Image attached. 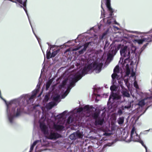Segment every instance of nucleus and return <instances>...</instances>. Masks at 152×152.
Returning a JSON list of instances; mask_svg holds the SVG:
<instances>
[{"label": "nucleus", "mask_w": 152, "mask_h": 152, "mask_svg": "<svg viewBox=\"0 0 152 152\" xmlns=\"http://www.w3.org/2000/svg\"><path fill=\"white\" fill-rule=\"evenodd\" d=\"M39 126L41 131L46 135V137L48 139L51 140L56 139L61 137V134L57 132H54L53 130H50L49 132L44 123H40Z\"/></svg>", "instance_id": "f257e3e1"}, {"label": "nucleus", "mask_w": 152, "mask_h": 152, "mask_svg": "<svg viewBox=\"0 0 152 152\" xmlns=\"http://www.w3.org/2000/svg\"><path fill=\"white\" fill-rule=\"evenodd\" d=\"M127 48V47L126 46L121 48L120 50L121 55L122 56L127 57L126 59L129 58L130 55V52L129 50H128Z\"/></svg>", "instance_id": "f03ea898"}, {"label": "nucleus", "mask_w": 152, "mask_h": 152, "mask_svg": "<svg viewBox=\"0 0 152 152\" xmlns=\"http://www.w3.org/2000/svg\"><path fill=\"white\" fill-rule=\"evenodd\" d=\"M136 41L139 44H141L144 42H150L152 41V34L146 37L141 39L137 40Z\"/></svg>", "instance_id": "7ed1b4c3"}, {"label": "nucleus", "mask_w": 152, "mask_h": 152, "mask_svg": "<svg viewBox=\"0 0 152 152\" xmlns=\"http://www.w3.org/2000/svg\"><path fill=\"white\" fill-rule=\"evenodd\" d=\"M135 133V134H136V136L138 137V138H139L138 135L136 133V132L135 131V129L134 127H133L132 129V130L130 134V140L129 141V142H130L132 140L134 142H137L139 140L138 138H135L134 137V136H133V135Z\"/></svg>", "instance_id": "20e7f679"}, {"label": "nucleus", "mask_w": 152, "mask_h": 152, "mask_svg": "<svg viewBox=\"0 0 152 152\" xmlns=\"http://www.w3.org/2000/svg\"><path fill=\"white\" fill-rule=\"evenodd\" d=\"M106 4L108 11L110 12V16H112L114 11L111 7L110 0H106Z\"/></svg>", "instance_id": "39448f33"}, {"label": "nucleus", "mask_w": 152, "mask_h": 152, "mask_svg": "<svg viewBox=\"0 0 152 152\" xmlns=\"http://www.w3.org/2000/svg\"><path fill=\"white\" fill-rule=\"evenodd\" d=\"M103 65L102 63H98L96 62H94L93 64V67L94 70H97L100 71Z\"/></svg>", "instance_id": "423d86ee"}, {"label": "nucleus", "mask_w": 152, "mask_h": 152, "mask_svg": "<svg viewBox=\"0 0 152 152\" xmlns=\"http://www.w3.org/2000/svg\"><path fill=\"white\" fill-rule=\"evenodd\" d=\"M104 122V120L103 118H101L100 117H99L98 118L95 120L94 124L95 126H102Z\"/></svg>", "instance_id": "0eeeda50"}, {"label": "nucleus", "mask_w": 152, "mask_h": 152, "mask_svg": "<svg viewBox=\"0 0 152 152\" xmlns=\"http://www.w3.org/2000/svg\"><path fill=\"white\" fill-rule=\"evenodd\" d=\"M53 128L57 131H61L64 128V126L61 125H59L54 124Z\"/></svg>", "instance_id": "6e6552de"}, {"label": "nucleus", "mask_w": 152, "mask_h": 152, "mask_svg": "<svg viewBox=\"0 0 152 152\" xmlns=\"http://www.w3.org/2000/svg\"><path fill=\"white\" fill-rule=\"evenodd\" d=\"M119 96L116 93H112L110 96L109 101L110 100L111 98H112L113 100H114L116 99H119Z\"/></svg>", "instance_id": "1a4fd4ad"}, {"label": "nucleus", "mask_w": 152, "mask_h": 152, "mask_svg": "<svg viewBox=\"0 0 152 152\" xmlns=\"http://www.w3.org/2000/svg\"><path fill=\"white\" fill-rule=\"evenodd\" d=\"M77 75L75 77L73 78L77 82L78 80H80L83 75L81 74L80 73L78 74V72L77 73Z\"/></svg>", "instance_id": "9d476101"}, {"label": "nucleus", "mask_w": 152, "mask_h": 152, "mask_svg": "<svg viewBox=\"0 0 152 152\" xmlns=\"http://www.w3.org/2000/svg\"><path fill=\"white\" fill-rule=\"evenodd\" d=\"M76 139V138H81L83 136L82 134L80 133L79 131H77L75 133Z\"/></svg>", "instance_id": "9b49d317"}, {"label": "nucleus", "mask_w": 152, "mask_h": 152, "mask_svg": "<svg viewBox=\"0 0 152 152\" xmlns=\"http://www.w3.org/2000/svg\"><path fill=\"white\" fill-rule=\"evenodd\" d=\"M24 1L23 2V7L22 5H21L20 7H23L24 9V10L25 11L27 15H28L27 11L26 9V3L27 1V0H24Z\"/></svg>", "instance_id": "f8f14e48"}, {"label": "nucleus", "mask_w": 152, "mask_h": 152, "mask_svg": "<svg viewBox=\"0 0 152 152\" xmlns=\"http://www.w3.org/2000/svg\"><path fill=\"white\" fill-rule=\"evenodd\" d=\"M121 93L124 96L129 97L130 96V95L129 92L123 90Z\"/></svg>", "instance_id": "ddd939ff"}, {"label": "nucleus", "mask_w": 152, "mask_h": 152, "mask_svg": "<svg viewBox=\"0 0 152 152\" xmlns=\"http://www.w3.org/2000/svg\"><path fill=\"white\" fill-rule=\"evenodd\" d=\"M89 71L86 68V66L84 67L82 70L81 73L83 75L88 73Z\"/></svg>", "instance_id": "4468645a"}, {"label": "nucleus", "mask_w": 152, "mask_h": 152, "mask_svg": "<svg viewBox=\"0 0 152 152\" xmlns=\"http://www.w3.org/2000/svg\"><path fill=\"white\" fill-rule=\"evenodd\" d=\"M22 111V110L20 107L17 108L16 113L15 114V116L18 117L20 115Z\"/></svg>", "instance_id": "2eb2a0df"}, {"label": "nucleus", "mask_w": 152, "mask_h": 152, "mask_svg": "<svg viewBox=\"0 0 152 152\" xmlns=\"http://www.w3.org/2000/svg\"><path fill=\"white\" fill-rule=\"evenodd\" d=\"M118 122L119 124H123L124 121V118L121 117L119 118L118 120Z\"/></svg>", "instance_id": "dca6fc26"}, {"label": "nucleus", "mask_w": 152, "mask_h": 152, "mask_svg": "<svg viewBox=\"0 0 152 152\" xmlns=\"http://www.w3.org/2000/svg\"><path fill=\"white\" fill-rule=\"evenodd\" d=\"M88 45H85L83 48L81 50L79 51V53L80 54H83L84 52L86 50Z\"/></svg>", "instance_id": "f3484780"}, {"label": "nucleus", "mask_w": 152, "mask_h": 152, "mask_svg": "<svg viewBox=\"0 0 152 152\" xmlns=\"http://www.w3.org/2000/svg\"><path fill=\"white\" fill-rule=\"evenodd\" d=\"M60 50L59 49H58L54 51L51 54V57L53 58L54 57L57 53H58Z\"/></svg>", "instance_id": "a211bd4d"}, {"label": "nucleus", "mask_w": 152, "mask_h": 152, "mask_svg": "<svg viewBox=\"0 0 152 152\" xmlns=\"http://www.w3.org/2000/svg\"><path fill=\"white\" fill-rule=\"evenodd\" d=\"M51 48H50L49 51L48 50L46 53V57L48 59H49L50 58H51V54L50 52V50Z\"/></svg>", "instance_id": "6ab92c4d"}, {"label": "nucleus", "mask_w": 152, "mask_h": 152, "mask_svg": "<svg viewBox=\"0 0 152 152\" xmlns=\"http://www.w3.org/2000/svg\"><path fill=\"white\" fill-rule=\"evenodd\" d=\"M99 113L96 112L94 113L92 115V117L95 120L99 118Z\"/></svg>", "instance_id": "aec40b11"}, {"label": "nucleus", "mask_w": 152, "mask_h": 152, "mask_svg": "<svg viewBox=\"0 0 152 152\" xmlns=\"http://www.w3.org/2000/svg\"><path fill=\"white\" fill-rule=\"evenodd\" d=\"M110 51L112 55L115 54L117 52L115 50V47L114 46L113 47H112L110 48Z\"/></svg>", "instance_id": "412c9836"}, {"label": "nucleus", "mask_w": 152, "mask_h": 152, "mask_svg": "<svg viewBox=\"0 0 152 152\" xmlns=\"http://www.w3.org/2000/svg\"><path fill=\"white\" fill-rule=\"evenodd\" d=\"M52 82V81L51 80H49L47 83L46 85V90H48Z\"/></svg>", "instance_id": "4be33fe9"}, {"label": "nucleus", "mask_w": 152, "mask_h": 152, "mask_svg": "<svg viewBox=\"0 0 152 152\" xmlns=\"http://www.w3.org/2000/svg\"><path fill=\"white\" fill-rule=\"evenodd\" d=\"M86 68L89 71L90 70L93 69L94 68L93 67V64L92 65L91 64L88 65Z\"/></svg>", "instance_id": "5701e85b"}, {"label": "nucleus", "mask_w": 152, "mask_h": 152, "mask_svg": "<svg viewBox=\"0 0 152 152\" xmlns=\"http://www.w3.org/2000/svg\"><path fill=\"white\" fill-rule=\"evenodd\" d=\"M119 71V67L118 66H116L113 70L114 73H118Z\"/></svg>", "instance_id": "b1692460"}, {"label": "nucleus", "mask_w": 152, "mask_h": 152, "mask_svg": "<svg viewBox=\"0 0 152 152\" xmlns=\"http://www.w3.org/2000/svg\"><path fill=\"white\" fill-rule=\"evenodd\" d=\"M77 81L73 78L70 82V86H72L75 85V84Z\"/></svg>", "instance_id": "393cba45"}, {"label": "nucleus", "mask_w": 152, "mask_h": 152, "mask_svg": "<svg viewBox=\"0 0 152 152\" xmlns=\"http://www.w3.org/2000/svg\"><path fill=\"white\" fill-rule=\"evenodd\" d=\"M138 104L141 107H142L144 106L145 104V103L144 100H142L140 101L139 102Z\"/></svg>", "instance_id": "a878e982"}, {"label": "nucleus", "mask_w": 152, "mask_h": 152, "mask_svg": "<svg viewBox=\"0 0 152 152\" xmlns=\"http://www.w3.org/2000/svg\"><path fill=\"white\" fill-rule=\"evenodd\" d=\"M10 1H12L13 2H15L16 3H17V1L21 4L23 5V2L22 0H17L16 1H14V0H10Z\"/></svg>", "instance_id": "bb28decb"}, {"label": "nucleus", "mask_w": 152, "mask_h": 152, "mask_svg": "<svg viewBox=\"0 0 152 152\" xmlns=\"http://www.w3.org/2000/svg\"><path fill=\"white\" fill-rule=\"evenodd\" d=\"M70 138L72 140H75L76 139V137L75 133L71 134L69 136Z\"/></svg>", "instance_id": "cd10ccee"}, {"label": "nucleus", "mask_w": 152, "mask_h": 152, "mask_svg": "<svg viewBox=\"0 0 152 152\" xmlns=\"http://www.w3.org/2000/svg\"><path fill=\"white\" fill-rule=\"evenodd\" d=\"M83 110H86V111H89L92 108H90L89 106L88 105H86L85 106L83 107Z\"/></svg>", "instance_id": "c85d7f7f"}, {"label": "nucleus", "mask_w": 152, "mask_h": 152, "mask_svg": "<svg viewBox=\"0 0 152 152\" xmlns=\"http://www.w3.org/2000/svg\"><path fill=\"white\" fill-rule=\"evenodd\" d=\"M139 142L141 143L142 145L145 148L146 152H147V148L146 145L144 144L143 141L141 140H140Z\"/></svg>", "instance_id": "c756f323"}, {"label": "nucleus", "mask_w": 152, "mask_h": 152, "mask_svg": "<svg viewBox=\"0 0 152 152\" xmlns=\"http://www.w3.org/2000/svg\"><path fill=\"white\" fill-rule=\"evenodd\" d=\"M72 120L71 121V117L70 116H69L67 118V119L66 121V124H69L72 123Z\"/></svg>", "instance_id": "7c9ffc66"}, {"label": "nucleus", "mask_w": 152, "mask_h": 152, "mask_svg": "<svg viewBox=\"0 0 152 152\" xmlns=\"http://www.w3.org/2000/svg\"><path fill=\"white\" fill-rule=\"evenodd\" d=\"M60 98L59 95H57L53 97V100L55 101H57Z\"/></svg>", "instance_id": "2f4dec72"}, {"label": "nucleus", "mask_w": 152, "mask_h": 152, "mask_svg": "<svg viewBox=\"0 0 152 152\" xmlns=\"http://www.w3.org/2000/svg\"><path fill=\"white\" fill-rule=\"evenodd\" d=\"M54 104L55 103L54 102H50L49 103V106L50 107V108H51L54 105Z\"/></svg>", "instance_id": "473e14b6"}, {"label": "nucleus", "mask_w": 152, "mask_h": 152, "mask_svg": "<svg viewBox=\"0 0 152 152\" xmlns=\"http://www.w3.org/2000/svg\"><path fill=\"white\" fill-rule=\"evenodd\" d=\"M121 47V45L120 44L118 45L117 47H115V50L116 52L120 49Z\"/></svg>", "instance_id": "72a5a7b5"}, {"label": "nucleus", "mask_w": 152, "mask_h": 152, "mask_svg": "<svg viewBox=\"0 0 152 152\" xmlns=\"http://www.w3.org/2000/svg\"><path fill=\"white\" fill-rule=\"evenodd\" d=\"M117 75L116 73H113L111 77L113 79H115L116 77V76Z\"/></svg>", "instance_id": "f704fd0d"}, {"label": "nucleus", "mask_w": 152, "mask_h": 152, "mask_svg": "<svg viewBox=\"0 0 152 152\" xmlns=\"http://www.w3.org/2000/svg\"><path fill=\"white\" fill-rule=\"evenodd\" d=\"M38 90L37 89L34 90L32 92V94H35V96L37 93L38 92Z\"/></svg>", "instance_id": "c9c22d12"}, {"label": "nucleus", "mask_w": 152, "mask_h": 152, "mask_svg": "<svg viewBox=\"0 0 152 152\" xmlns=\"http://www.w3.org/2000/svg\"><path fill=\"white\" fill-rule=\"evenodd\" d=\"M66 80H63L61 86L62 87H64L66 85Z\"/></svg>", "instance_id": "e433bc0d"}, {"label": "nucleus", "mask_w": 152, "mask_h": 152, "mask_svg": "<svg viewBox=\"0 0 152 152\" xmlns=\"http://www.w3.org/2000/svg\"><path fill=\"white\" fill-rule=\"evenodd\" d=\"M115 86L114 85H113L111 86L110 87V90L111 91H114L115 90Z\"/></svg>", "instance_id": "4c0bfd02"}, {"label": "nucleus", "mask_w": 152, "mask_h": 152, "mask_svg": "<svg viewBox=\"0 0 152 152\" xmlns=\"http://www.w3.org/2000/svg\"><path fill=\"white\" fill-rule=\"evenodd\" d=\"M49 99L48 96V95H46L45 96L44 98V100L46 102H47L48 101Z\"/></svg>", "instance_id": "58836bf2"}, {"label": "nucleus", "mask_w": 152, "mask_h": 152, "mask_svg": "<svg viewBox=\"0 0 152 152\" xmlns=\"http://www.w3.org/2000/svg\"><path fill=\"white\" fill-rule=\"evenodd\" d=\"M83 110V107H80L78 108L77 110V111L78 112H81Z\"/></svg>", "instance_id": "ea45409f"}, {"label": "nucleus", "mask_w": 152, "mask_h": 152, "mask_svg": "<svg viewBox=\"0 0 152 152\" xmlns=\"http://www.w3.org/2000/svg\"><path fill=\"white\" fill-rule=\"evenodd\" d=\"M123 113L121 109H119L118 111V114L119 115H121Z\"/></svg>", "instance_id": "a19ab883"}, {"label": "nucleus", "mask_w": 152, "mask_h": 152, "mask_svg": "<svg viewBox=\"0 0 152 152\" xmlns=\"http://www.w3.org/2000/svg\"><path fill=\"white\" fill-rule=\"evenodd\" d=\"M134 87H135L136 88H138V86L137 83L136 82H134Z\"/></svg>", "instance_id": "79ce46f5"}, {"label": "nucleus", "mask_w": 152, "mask_h": 152, "mask_svg": "<svg viewBox=\"0 0 152 152\" xmlns=\"http://www.w3.org/2000/svg\"><path fill=\"white\" fill-rule=\"evenodd\" d=\"M148 42H148L146 43L145 44H144L143 46V47H142V49H145L146 48L147 45L148 44Z\"/></svg>", "instance_id": "37998d69"}, {"label": "nucleus", "mask_w": 152, "mask_h": 152, "mask_svg": "<svg viewBox=\"0 0 152 152\" xmlns=\"http://www.w3.org/2000/svg\"><path fill=\"white\" fill-rule=\"evenodd\" d=\"M34 97H35V94L33 95L32 94L31 96L29 98V100H31L33 99Z\"/></svg>", "instance_id": "c03bdc74"}, {"label": "nucleus", "mask_w": 152, "mask_h": 152, "mask_svg": "<svg viewBox=\"0 0 152 152\" xmlns=\"http://www.w3.org/2000/svg\"><path fill=\"white\" fill-rule=\"evenodd\" d=\"M38 140H36V141H35L33 142V143L32 145L34 146H35L38 143Z\"/></svg>", "instance_id": "a18cd8bd"}, {"label": "nucleus", "mask_w": 152, "mask_h": 152, "mask_svg": "<svg viewBox=\"0 0 152 152\" xmlns=\"http://www.w3.org/2000/svg\"><path fill=\"white\" fill-rule=\"evenodd\" d=\"M109 43H108L107 40H106L105 41V47H106L108 46L109 45Z\"/></svg>", "instance_id": "49530a36"}, {"label": "nucleus", "mask_w": 152, "mask_h": 152, "mask_svg": "<svg viewBox=\"0 0 152 152\" xmlns=\"http://www.w3.org/2000/svg\"><path fill=\"white\" fill-rule=\"evenodd\" d=\"M131 104H130L128 106H125L124 107V108L126 109H129L130 108H131Z\"/></svg>", "instance_id": "de8ad7c7"}, {"label": "nucleus", "mask_w": 152, "mask_h": 152, "mask_svg": "<svg viewBox=\"0 0 152 152\" xmlns=\"http://www.w3.org/2000/svg\"><path fill=\"white\" fill-rule=\"evenodd\" d=\"M34 146L33 145H32L31 146L30 148V152H31V151H33V149L34 148Z\"/></svg>", "instance_id": "09e8293b"}, {"label": "nucleus", "mask_w": 152, "mask_h": 152, "mask_svg": "<svg viewBox=\"0 0 152 152\" xmlns=\"http://www.w3.org/2000/svg\"><path fill=\"white\" fill-rule=\"evenodd\" d=\"M13 118L11 116V114H10V123H12Z\"/></svg>", "instance_id": "8fccbe9b"}, {"label": "nucleus", "mask_w": 152, "mask_h": 152, "mask_svg": "<svg viewBox=\"0 0 152 152\" xmlns=\"http://www.w3.org/2000/svg\"><path fill=\"white\" fill-rule=\"evenodd\" d=\"M107 23L109 25L111 23V22L110 21V20H108L107 22Z\"/></svg>", "instance_id": "3c124183"}, {"label": "nucleus", "mask_w": 152, "mask_h": 152, "mask_svg": "<svg viewBox=\"0 0 152 152\" xmlns=\"http://www.w3.org/2000/svg\"><path fill=\"white\" fill-rule=\"evenodd\" d=\"M135 75V73L134 72H132L131 74V76L132 77H134Z\"/></svg>", "instance_id": "603ef678"}, {"label": "nucleus", "mask_w": 152, "mask_h": 152, "mask_svg": "<svg viewBox=\"0 0 152 152\" xmlns=\"http://www.w3.org/2000/svg\"><path fill=\"white\" fill-rule=\"evenodd\" d=\"M80 47H77V48H75L74 49V50H78L80 48Z\"/></svg>", "instance_id": "864d4df0"}, {"label": "nucleus", "mask_w": 152, "mask_h": 152, "mask_svg": "<svg viewBox=\"0 0 152 152\" xmlns=\"http://www.w3.org/2000/svg\"><path fill=\"white\" fill-rule=\"evenodd\" d=\"M106 34V33H104L102 35V38L101 39H102L104 37L105 35Z\"/></svg>", "instance_id": "5fc2aeb1"}, {"label": "nucleus", "mask_w": 152, "mask_h": 152, "mask_svg": "<svg viewBox=\"0 0 152 152\" xmlns=\"http://www.w3.org/2000/svg\"><path fill=\"white\" fill-rule=\"evenodd\" d=\"M129 74V71H127L126 72V74L127 75H128Z\"/></svg>", "instance_id": "6e6d98bb"}, {"label": "nucleus", "mask_w": 152, "mask_h": 152, "mask_svg": "<svg viewBox=\"0 0 152 152\" xmlns=\"http://www.w3.org/2000/svg\"><path fill=\"white\" fill-rule=\"evenodd\" d=\"M112 56V55H111V54H110L108 56V58H109V57H111Z\"/></svg>", "instance_id": "4d7b16f0"}, {"label": "nucleus", "mask_w": 152, "mask_h": 152, "mask_svg": "<svg viewBox=\"0 0 152 152\" xmlns=\"http://www.w3.org/2000/svg\"><path fill=\"white\" fill-rule=\"evenodd\" d=\"M101 3H102V4H101V8L103 9V7H102V1L101 2Z\"/></svg>", "instance_id": "13d9d810"}, {"label": "nucleus", "mask_w": 152, "mask_h": 152, "mask_svg": "<svg viewBox=\"0 0 152 152\" xmlns=\"http://www.w3.org/2000/svg\"><path fill=\"white\" fill-rule=\"evenodd\" d=\"M115 24H117L118 23H117V22H116V21H115Z\"/></svg>", "instance_id": "bf43d9fd"}, {"label": "nucleus", "mask_w": 152, "mask_h": 152, "mask_svg": "<svg viewBox=\"0 0 152 152\" xmlns=\"http://www.w3.org/2000/svg\"><path fill=\"white\" fill-rule=\"evenodd\" d=\"M12 102L11 101H10V104H11L12 103Z\"/></svg>", "instance_id": "052dcab7"}, {"label": "nucleus", "mask_w": 152, "mask_h": 152, "mask_svg": "<svg viewBox=\"0 0 152 152\" xmlns=\"http://www.w3.org/2000/svg\"><path fill=\"white\" fill-rule=\"evenodd\" d=\"M6 0H4V2H5V1H6Z\"/></svg>", "instance_id": "680f3d73"}]
</instances>
